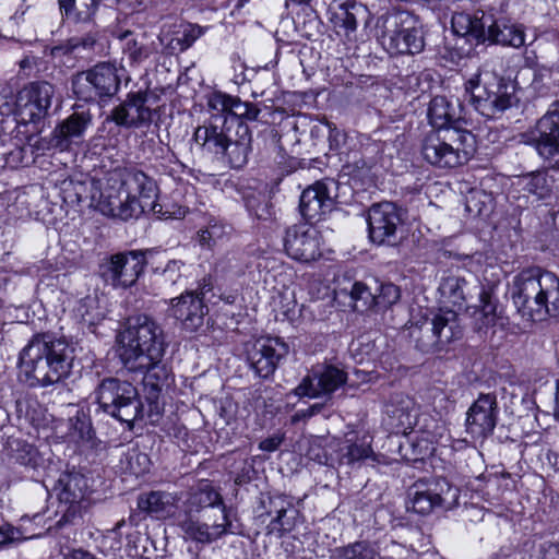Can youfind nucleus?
I'll list each match as a JSON object with an SVG mask.
<instances>
[{"instance_id":"nucleus-1","label":"nucleus","mask_w":559,"mask_h":559,"mask_svg":"<svg viewBox=\"0 0 559 559\" xmlns=\"http://www.w3.org/2000/svg\"><path fill=\"white\" fill-rule=\"evenodd\" d=\"M119 359L129 372L143 374L148 421H157L164 411L163 391L174 384L171 367L164 360L168 342L163 326L152 316H129L119 334Z\"/></svg>"},{"instance_id":"nucleus-2","label":"nucleus","mask_w":559,"mask_h":559,"mask_svg":"<svg viewBox=\"0 0 559 559\" xmlns=\"http://www.w3.org/2000/svg\"><path fill=\"white\" fill-rule=\"evenodd\" d=\"M74 348L50 332L34 334L20 350L17 380L28 389L48 388L70 377Z\"/></svg>"},{"instance_id":"nucleus-3","label":"nucleus","mask_w":559,"mask_h":559,"mask_svg":"<svg viewBox=\"0 0 559 559\" xmlns=\"http://www.w3.org/2000/svg\"><path fill=\"white\" fill-rule=\"evenodd\" d=\"M512 299L526 321L559 316V276L538 266L524 269L514 277Z\"/></svg>"},{"instance_id":"nucleus-4","label":"nucleus","mask_w":559,"mask_h":559,"mask_svg":"<svg viewBox=\"0 0 559 559\" xmlns=\"http://www.w3.org/2000/svg\"><path fill=\"white\" fill-rule=\"evenodd\" d=\"M99 409L127 425L131 430L136 421L148 419L145 404L131 382L118 378H104L95 389Z\"/></svg>"},{"instance_id":"nucleus-5","label":"nucleus","mask_w":559,"mask_h":559,"mask_svg":"<svg viewBox=\"0 0 559 559\" xmlns=\"http://www.w3.org/2000/svg\"><path fill=\"white\" fill-rule=\"evenodd\" d=\"M380 22V40L388 52L416 55L424 50L423 26L413 12L394 8L382 15Z\"/></svg>"},{"instance_id":"nucleus-6","label":"nucleus","mask_w":559,"mask_h":559,"mask_svg":"<svg viewBox=\"0 0 559 559\" xmlns=\"http://www.w3.org/2000/svg\"><path fill=\"white\" fill-rule=\"evenodd\" d=\"M407 510L428 515L437 509L451 510L459 504L460 489L445 477L416 480L407 491Z\"/></svg>"},{"instance_id":"nucleus-7","label":"nucleus","mask_w":559,"mask_h":559,"mask_svg":"<svg viewBox=\"0 0 559 559\" xmlns=\"http://www.w3.org/2000/svg\"><path fill=\"white\" fill-rule=\"evenodd\" d=\"M469 102L480 115L492 118L518 103L515 85L504 78L484 79L480 85V74H475L465 83Z\"/></svg>"},{"instance_id":"nucleus-8","label":"nucleus","mask_w":559,"mask_h":559,"mask_svg":"<svg viewBox=\"0 0 559 559\" xmlns=\"http://www.w3.org/2000/svg\"><path fill=\"white\" fill-rule=\"evenodd\" d=\"M154 250H127L105 258L99 264V276L115 288H130L143 274L147 258Z\"/></svg>"},{"instance_id":"nucleus-9","label":"nucleus","mask_w":559,"mask_h":559,"mask_svg":"<svg viewBox=\"0 0 559 559\" xmlns=\"http://www.w3.org/2000/svg\"><path fill=\"white\" fill-rule=\"evenodd\" d=\"M110 180L124 188V193L130 199V204L135 202L140 205L141 214L152 212L158 217L170 218L173 213L163 211V205L157 202L159 189L156 180L138 167H124L120 176H112Z\"/></svg>"},{"instance_id":"nucleus-10","label":"nucleus","mask_w":559,"mask_h":559,"mask_svg":"<svg viewBox=\"0 0 559 559\" xmlns=\"http://www.w3.org/2000/svg\"><path fill=\"white\" fill-rule=\"evenodd\" d=\"M119 86L118 70L108 62H100L87 71L78 73L72 79L73 93L84 102H97L104 97H112Z\"/></svg>"},{"instance_id":"nucleus-11","label":"nucleus","mask_w":559,"mask_h":559,"mask_svg":"<svg viewBox=\"0 0 559 559\" xmlns=\"http://www.w3.org/2000/svg\"><path fill=\"white\" fill-rule=\"evenodd\" d=\"M112 176H116V178L120 176V170L110 173L105 186L99 180H95L92 194H90L88 206H94L104 215L118 217L122 221L138 218L141 215L140 205L135 202L130 204L124 188L110 180Z\"/></svg>"},{"instance_id":"nucleus-12","label":"nucleus","mask_w":559,"mask_h":559,"mask_svg":"<svg viewBox=\"0 0 559 559\" xmlns=\"http://www.w3.org/2000/svg\"><path fill=\"white\" fill-rule=\"evenodd\" d=\"M53 94L50 83L33 82L17 93L13 106L4 104L7 112L15 114L16 120L24 124L39 121L47 115Z\"/></svg>"},{"instance_id":"nucleus-13","label":"nucleus","mask_w":559,"mask_h":559,"mask_svg":"<svg viewBox=\"0 0 559 559\" xmlns=\"http://www.w3.org/2000/svg\"><path fill=\"white\" fill-rule=\"evenodd\" d=\"M259 186L260 181L255 178L231 176L224 181L222 191L229 195H239L250 217L263 222L272 221L275 216L274 205Z\"/></svg>"},{"instance_id":"nucleus-14","label":"nucleus","mask_w":559,"mask_h":559,"mask_svg":"<svg viewBox=\"0 0 559 559\" xmlns=\"http://www.w3.org/2000/svg\"><path fill=\"white\" fill-rule=\"evenodd\" d=\"M368 236L378 246H396L401 239L403 218L400 209L392 202L376 203L368 210Z\"/></svg>"},{"instance_id":"nucleus-15","label":"nucleus","mask_w":559,"mask_h":559,"mask_svg":"<svg viewBox=\"0 0 559 559\" xmlns=\"http://www.w3.org/2000/svg\"><path fill=\"white\" fill-rule=\"evenodd\" d=\"M495 392L479 393L465 414V431L475 441L484 442L492 436L499 420Z\"/></svg>"},{"instance_id":"nucleus-16","label":"nucleus","mask_w":559,"mask_h":559,"mask_svg":"<svg viewBox=\"0 0 559 559\" xmlns=\"http://www.w3.org/2000/svg\"><path fill=\"white\" fill-rule=\"evenodd\" d=\"M289 353L288 344L281 337L258 340L247 352V361L261 379L271 378Z\"/></svg>"},{"instance_id":"nucleus-17","label":"nucleus","mask_w":559,"mask_h":559,"mask_svg":"<svg viewBox=\"0 0 559 559\" xmlns=\"http://www.w3.org/2000/svg\"><path fill=\"white\" fill-rule=\"evenodd\" d=\"M283 247L290 259L301 263L313 262L322 255L318 231L307 224L286 227Z\"/></svg>"},{"instance_id":"nucleus-18","label":"nucleus","mask_w":559,"mask_h":559,"mask_svg":"<svg viewBox=\"0 0 559 559\" xmlns=\"http://www.w3.org/2000/svg\"><path fill=\"white\" fill-rule=\"evenodd\" d=\"M224 506L223 497L213 481L201 479L187 490L179 518H206L209 512L219 513Z\"/></svg>"},{"instance_id":"nucleus-19","label":"nucleus","mask_w":559,"mask_h":559,"mask_svg":"<svg viewBox=\"0 0 559 559\" xmlns=\"http://www.w3.org/2000/svg\"><path fill=\"white\" fill-rule=\"evenodd\" d=\"M167 311L169 317L181 323L185 331L193 333L203 328L209 307L202 297L192 290H186L170 299Z\"/></svg>"},{"instance_id":"nucleus-20","label":"nucleus","mask_w":559,"mask_h":559,"mask_svg":"<svg viewBox=\"0 0 559 559\" xmlns=\"http://www.w3.org/2000/svg\"><path fill=\"white\" fill-rule=\"evenodd\" d=\"M180 500L181 497L177 492L151 490L138 496L136 508L145 518L156 521L170 520L177 525L181 513Z\"/></svg>"},{"instance_id":"nucleus-21","label":"nucleus","mask_w":559,"mask_h":559,"mask_svg":"<svg viewBox=\"0 0 559 559\" xmlns=\"http://www.w3.org/2000/svg\"><path fill=\"white\" fill-rule=\"evenodd\" d=\"M334 205L326 183L317 181L301 192L298 210L306 224L312 226L322 221Z\"/></svg>"},{"instance_id":"nucleus-22","label":"nucleus","mask_w":559,"mask_h":559,"mask_svg":"<svg viewBox=\"0 0 559 559\" xmlns=\"http://www.w3.org/2000/svg\"><path fill=\"white\" fill-rule=\"evenodd\" d=\"M145 92L129 93L126 100L112 111V120L120 126L138 127L151 121L152 111L146 106Z\"/></svg>"},{"instance_id":"nucleus-23","label":"nucleus","mask_w":559,"mask_h":559,"mask_svg":"<svg viewBox=\"0 0 559 559\" xmlns=\"http://www.w3.org/2000/svg\"><path fill=\"white\" fill-rule=\"evenodd\" d=\"M421 154L429 164L439 168H454L469 159L468 152L448 142H423Z\"/></svg>"},{"instance_id":"nucleus-24","label":"nucleus","mask_w":559,"mask_h":559,"mask_svg":"<svg viewBox=\"0 0 559 559\" xmlns=\"http://www.w3.org/2000/svg\"><path fill=\"white\" fill-rule=\"evenodd\" d=\"M53 489L60 503H81L90 492L88 478L73 467L60 474Z\"/></svg>"},{"instance_id":"nucleus-25","label":"nucleus","mask_w":559,"mask_h":559,"mask_svg":"<svg viewBox=\"0 0 559 559\" xmlns=\"http://www.w3.org/2000/svg\"><path fill=\"white\" fill-rule=\"evenodd\" d=\"M433 329L442 353L449 352L450 345L463 337V326L459 313L449 308H440L431 312Z\"/></svg>"},{"instance_id":"nucleus-26","label":"nucleus","mask_w":559,"mask_h":559,"mask_svg":"<svg viewBox=\"0 0 559 559\" xmlns=\"http://www.w3.org/2000/svg\"><path fill=\"white\" fill-rule=\"evenodd\" d=\"M14 147L3 152L7 164L12 167L28 166L36 163L39 156L46 154V151H50L53 147L60 150L68 148L71 142H22L21 144L12 142Z\"/></svg>"},{"instance_id":"nucleus-27","label":"nucleus","mask_w":559,"mask_h":559,"mask_svg":"<svg viewBox=\"0 0 559 559\" xmlns=\"http://www.w3.org/2000/svg\"><path fill=\"white\" fill-rule=\"evenodd\" d=\"M95 186L94 179L87 180H75L73 178H67L59 182L55 188L58 198L61 200V207H66V214H69V209L74 212H79L76 206H80L83 202L90 201V194H92L93 187Z\"/></svg>"},{"instance_id":"nucleus-28","label":"nucleus","mask_w":559,"mask_h":559,"mask_svg":"<svg viewBox=\"0 0 559 559\" xmlns=\"http://www.w3.org/2000/svg\"><path fill=\"white\" fill-rule=\"evenodd\" d=\"M414 401L403 392L390 394L384 404V413L390 419L389 425L397 431H405L413 424L412 411Z\"/></svg>"},{"instance_id":"nucleus-29","label":"nucleus","mask_w":559,"mask_h":559,"mask_svg":"<svg viewBox=\"0 0 559 559\" xmlns=\"http://www.w3.org/2000/svg\"><path fill=\"white\" fill-rule=\"evenodd\" d=\"M116 37L122 43V53L130 66H139L153 53V47L148 44L144 33L132 31L118 32Z\"/></svg>"},{"instance_id":"nucleus-30","label":"nucleus","mask_w":559,"mask_h":559,"mask_svg":"<svg viewBox=\"0 0 559 559\" xmlns=\"http://www.w3.org/2000/svg\"><path fill=\"white\" fill-rule=\"evenodd\" d=\"M69 429L71 436L78 438L83 447L95 452L105 449L104 442L96 436L88 411L78 409L75 415L69 418Z\"/></svg>"},{"instance_id":"nucleus-31","label":"nucleus","mask_w":559,"mask_h":559,"mask_svg":"<svg viewBox=\"0 0 559 559\" xmlns=\"http://www.w3.org/2000/svg\"><path fill=\"white\" fill-rule=\"evenodd\" d=\"M367 14L368 10L361 3L356 1L344 2L333 12L331 21L337 32L343 31L344 36L349 39L357 29L358 20L366 17Z\"/></svg>"},{"instance_id":"nucleus-32","label":"nucleus","mask_w":559,"mask_h":559,"mask_svg":"<svg viewBox=\"0 0 559 559\" xmlns=\"http://www.w3.org/2000/svg\"><path fill=\"white\" fill-rule=\"evenodd\" d=\"M205 518H179L177 525L186 534V536L198 544H211L219 537L218 525L216 521L210 524L204 521Z\"/></svg>"},{"instance_id":"nucleus-33","label":"nucleus","mask_w":559,"mask_h":559,"mask_svg":"<svg viewBox=\"0 0 559 559\" xmlns=\"http://www.w3.org/2000/svg\"><path fill=\"white\" fill-rule=\"evenodd\" d=\"M479 318L476 320V331H487L496 325H504L502 311H498V299L490 289L480 286L479 292Z\"/></svg>"},{"instance_id":"nucleus-34","label":"nucleus","mask_w":559,"mask_h":559,"mask_svg":"<svg viewBox=\"0 0 559 559\" xmlns=\"http://www.w3.org/2000/svg\"><path fill=\"white\" fill-rule=\"evenodd\" d=\"M409 340L414 343L417 350L423 354L442 353L437 337L436 329H433L432 318H425L409 328Z\"/></svg>"},{"instance_id":"nucleus-35","label":"nucleus","mask_w":559,"mask_h":559,"mask_svg":"<svg viewBox=\"0 0 559 559\" xmlns=\"http://www.w3.org/2000/svg\"><path fill=\"white\" fill-rule=\"evenodd\" d=\"M373 455V450L370 442L361 439L359 441L350 442L336 441V461L337 468L341 466H355Z\"/></svg>"},{"instance_id":"nucleus-36","label":"nucleus","mask_w":559,"mask_h":559,"mask_svg":"<svg viewBox=\"0 0 559 559\" xmlns=\"http://www.w3.org/2000/svg\"><path fill=\"white\" fill-rule=\"evenodd\" d=\"M430 124L437 130L457 131L456 110L453 104L444 96H436L431 99L428 108Z\"/></svg>"},{"instance_id":"nucleus-37","label":"nucleus","mask_w":559,"mask_h":559,"mask_svg":"<svg viewBox=\"0 0 559 559\" xmlns=\"http://www.w3.org/2000/svg\"><path fill=\"white\" fill-rule=\"evenodd\" d=\"M304 522V515L294 504L292 499L285 508L271 519L266 525V535H275L282 538L292 533L299 524Z\"/></svg>"},{"instance_id":"nucleus-38","label":"nucleus","mask_w":559,"mask_h":559,"mask_svg":"<svg viewBox=\"0 0 559 559\" xmlns=\"http://www.w3.org/2000/svg\"><path fill=\"white\" fill-rule=\"evenodd\" d=\"M488 40L502 46L520 48L525 43L524 31L504 20H492L488 25Z\"/></svg>"},{"instance_id":"nucleus-39","label":"nucleus","mask_w":559,"mask_h":559,"mask_svg":"<svg viewBox=\"0 0 559 559\" xmlns=\"http://www.w3.org/2000/svg\"><path fill=\"white\" fill-rule=\"evenodd\" d=\"M469 286L463 276L450 273L442 276L438 290L442 298L461 309L469 297Z\"/></svg>"},{"instance_id":"nucleus-40","label":"nucleus","mask_w":559,"mask_h":559,"mask_svg":"<svg viewBox=\"0 0 559 559\" xmlns=\"http://www.w3.org/2000/svg\"><path fill=\"white\" fill-rule=\"evenodd\" d=\"M213 144V147L209 146L216 155H221L223 160H227L230 167L240 168L248 162V155L251 151V142H203V146L206 144Z\"/></svg>"},{"instance_id":"nucleus-41","label":"nucleus","mask_w":559,"mask_h":559,"mask_svg":"<svg viewBox=\"0 0 559 559\" xmlns=\"http://www.w3.org/2000/svg\"><path fill=\"white\" fill-rule=\"evenodd\" d=\"M9 445L10 456L15 463L33 471L45 467V459L36 445L21 439L13 440Z\"/></svg>"},{"instance_id":"nucleus-42","label":"nucleus","mask_w":559,"mask_h":559,"mask_svg":"<svg viewBox=\"0 0 559 559\" xmlns=\"http://www.w3.org/2000/svg\"><path fill=\"white\" fill-rule=\"evenodd\" d=\"M336 441H329L325 437L316 436L309 441L306 455L320 465L337 468Z\"/></svg>"},{"instance_id":"nucleus-43","label":"nucleus","mask_w":559,"mask_h":559,"mask_svg":"<svg viewBox=\"0 0 559 559\" xmlns=\"http://www.w3.org/2000/svg\"><path fill=\"white\" fill-rule=\"evenodd\" d=\"M314 371L322 396H331L347 381V373L333 365L317 366Z\"/></svg>"},{"instance_id":"nucleus-44","label":"nucleus","mask_w":559,"mask_h":559,"mask_svg":"<svg viewBox=\"0 0 559 559\" xmlns=\"http://www.w3.org/2000/svg\"><path fill=\"white\" fill-rule=\"evenodd\" d=\"M73 313L82 326L92 333L96 332L97 325L104 320V316L98 307V300L92 296L81 298L76 302Z\"/></svg>"},{"instance_id":"nucleus-45","label":"nucleus","mask_w":559,"mask_h":559,"mask_svg":"<svg viewBox=\"0 0 559 559\" xmlns=\"http://www.w3.org/2000/svg\"><path fill=\"white\" fill-rule=\"evenodd\" d=\"M555 179L545 170H537L521 178L522 190L528 194L535 195L539 200L547 199L552 193Z\"/></svg>"},{"instance_id":"nucleus-46","label":"nucleus","mask_w":559,"mask_h":559,"mask_svg":"<svg viewBox=\"0 0 559 559\" xmlns=\"http://www.w3.org/2000/svg\"><path fill=\"white\" fill-rule=\"evenodd\" d=\"M293 497L285 493L260 492L257 498V506L254 507V513L257 520L261 523L265 522L266 518H273L278 514L287 504Z\"/></svg>"},{"instance_id":"nucleus-47","label":"nucleus","mask_w":559,"mask_h":559,"mask_svg":"<svg viewBox=\"0 0 559 559\" xmlns=\"http://www.w3.org/2000/svg\"><path fill=\"white\" fill-rule=\"evenodd\" d=\"M335 559H381L377 543L356 540L334 549Z\"/></svg>"},{"instance_id":"nucleus-48","label":"nucleus","mask_w":559,"mask_h":559,"mask_svg":"<svg viewBox=\"0 0 559 559\" xmlns=\"http://www.w3.org/2000/svg\"><path fill=\"white\" fill-rule=\"evenodd\" d=\"M91 124V117L85 112H73L55 129V140H70L84 136Z\"/></svg>"},{"instance_id":"nucleus-49","label":"nucleus","mask_w":559,"mask_h":559,"mask_svg":"<svg viewBox=\"0 0 559 559\" xmlns=\"http://www.w3.org/2000/svg\"><path fill=\"white\" fill-rule=\"evenodd\" d=\"M119 467L124 474L139 477L150 472L151 459L139 447L128 448L120 456Z\"/></svg>"},{"instance_id":"nucleus-50","label":"nucleus","mask_w":559,"mask_h":559,"mask_svg":"<svg viewBox=\"0 0 559 559\" xmlns=\"http://www.w3.org/2000/svg\"><path fill=\"white\" fill-rule=\"evenodd\" d=\"M377 293V277H368L365 281H356L350 288V298L355 301L359 311H374Z\"/></svg>"},{"instance_id":"nucleus-51","label":"nucleus","mask_w":559,"mask_h":559,"mask_svg":"<svg viewBox=\"0 0 559 559\" xmlns=\"http://www.w3.org/2000/svg\"><path fill=\"white\" fill-rule=\"evenodd\" d=\"M532 140H559V100L536 122Z\"/></svg>"},{"instance_id":"nucleus-52","label":"nucleus","mask_w":559,"mask_h":559,"mask_svg":"<svg viewBox=\"0 0 559 559\" xmlns=\"http://www.w3.org/2000/svg\"><path fill=\"white\" fill-rule=\"evenodd\" d=\"M44 197V189L39 185H29L21 187L20 193L17 194L16 205L14 211H10L19 217L31 215L32 207H37V200Z\"/></svg>"},{"instance_id":"nucleus-53","label":"nucleus","mask_w":559,"mask_h":559,"mask_svg":"<svg viewBox=\"0 0 559 559\" xmlns=\"http://www.w3.org/2000/svg\"><path fill=\"white\" fill-rule=\"evenodd\" d=\"M374 297V312H384L400 301L401 288L391 282L377 278V293Z\"/></svg>"},{"instance_id":"nucleus-54","label":"nucleus","mask_w":559,"mask_h":559,"mask_svg":"<svg viewBox=\"0 0 559 559\" xmlns=\"http://www.w3.org/2000/svg\"><path fill=\"white\" fill-rule=\"evenodd\" d=\"M226 127L227 117L211 116L206 124L195 130L193 140H233Z\"/></svg>"},{"instance_id":"nucleus-55","label":"nucleus","mask_w":559,"mask_h":559,"mask_svg":"<svg viewBox=\"0 0 559 559\" xmlns=\"http://www.w3.org/2000/svg\"><path fill=\"white\" fill-rule=\"evenodd\" d=\"M185 266V261L180 259H170L164 266L152 267V272L154 275L160 276L164 283L175 285L181 278Z\"/></svg>"},{"instance_id":"nucleus-56","label":"nucleus","mask_w":559,"mask_h":559,"mask_svg":"<svg viewBox=\"0 0 559 559\" xmlns=\"http://www.w3.org/2000/svg\"><path fill=\"white\" fill-rule=\"evenodd\" d=\"M292 393L299 399H317L322 396L318 386L314 368H312L311 372L301 379Z\"/></svg>"},{"instance_id":"nucleus-57","label":"nucleus","mask_w":559,"mask_h":559,"mask_svg":"<svg viewBox=\"0 0 559 559\" xmlns=\"http://www.w3.org/2000/svg\"><path fill=\"white\" fill-rule=\"evenodd\" d=\"M97 10V0H84L74 8L70 21L74 24H92Z\"/></svg>"},{"instance_id":"nucleus-58","label":"nucleus","mask_w":559,"mask_h":559,"mask_svg":"<svg viewBox=\"0 0 559 559\" xmlns=\"http://www.w3.org/2000/svg\"><path fill=\"white\" fill-rule=\"evenodd\" d=\"M473 23L468 27L467 37L469 39H475L477 44L485 43L488 40V25L492 22L491 16H486L484 13L479 17L478 15H473Z\"/></svg>"},{"instance_id":"nucleus-59","label":"nucleus","mask_w":559,"mask_h":559,"mask_svg":"<svg viewBox=\"0 0 559 559\" xmlns=\"http://www.w3.org/2000/svg\"><path fill=\"white\" fill-rule=\"evenodd\" d=\"M128 547L133 550V556L141 557L144 559H151V551L147 548V544L153 542L147 535H143L138 531L127 534Z\"/></svg>"},{"instance_id":"nucleus-60","label":"nucleus","mask_w":559,"mask_h":559,"mask_svg":"<svg viewBox=\"0 0 559 559\" xmlns=\"http://www.w3.org/2000/svg\"><path fill=\"white\" fill-rule=\"evenodd\" d=\"M218 514L223 519V523H217L219 537L226 534L245 535L242 523L236 516L231 519L230 510H228L226 506L222 508Z\"/></svg>"},{"instance_id":"nucleus-61","label":"nucleus","mask_w":559,"mask_h":559,"mask_svg":"<svg viewBox=\"0 0 559 559\" xmlns=\"http://www.w3.org/2000/svg\"><path fill=\"white\" fill-rule=\"evenodd\" d=\"M223 226L217 223H210L205 228L198 231L197 239L201 247L212 248L223 236Z\"/></svg>"},{"instance_id":"nucleus-62","label":"nucleus","mask_w":559,"mask_h":559,"mask_svg":"<svg viewBox=\"0 0 559 559\" xmlns=\"http://www.w3.org/2000/svg\"><path fill=\"white\" fill-rule=\"evenodd\" d=\"M277 148L276 163L282 170V176L289 175L298 168L306 167V159L286 155L281 145H278Z\"/></svg>"},{"instance_id":"nucleus-63","label":"nucleus","mask_w":559,"mask_h":559,"mask_svg":"<svg viewBox=\"0 0 559 559\" xmlns=\"http://www.w3.org/2000/svg\"><path fill=\"white\" fill-rule=\"evenodd\" d=\"M230 96L223 93H213L209 96L207 106L211 116L226 117L229 112Z\"/></svg>"},{"instance_id":"nucleus-64","label":"nucleus","mask_w":559,"mask_h":559,"mask_svg":"<svg viewBox=\"0 0 559 559\" xmlns=\"http://www.w3.org/2000/svg\"><path fill=\"white\" fill-rule=\"evenodd\" d=\"M96 43H97V33L90 31L85 35L71 37L68 40V47L71 51H76L80 49L91 50L94 48Z\"/></svg>"}]
</instances>
